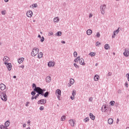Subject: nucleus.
Masks as SVG:
<instances>
[{"mask_svg": "<svg viewBox=\"0 0 129 129\" xmlns=\"http://www.w3.org/2000/svg\"><path fill=\"white\" fill-rule=\"evenodd\" d=\"M43 96L44 97H48L49 96V92H46L44 94L43 93Z\"/></svg>", "mask_w": 129, "mask_h": 129, "instance_id": "obj_26", "label": "nucleus"}, {"mask_svg": "<svg viewBox=\"0 0 129 129\" xmlns=\"http://www.w3.org/2000/svg\"><path fill=\"white\" fill-rule=\"evenodd\" d=\"M6 87V85H5V84H0V89H1V90H5Z\"/></svg>", "mask_w": 129, "mask_h": 129, "instance_id": "obj_14", "label": "nucleus"}, {"mask_svg": "<svg viewBox=\"0 0 129 129\" xmlns=\"http://www.w3.org/2000/svg\"><path fill=\"white\" fill-rule=\"evenodd\" d=\"M37 4H34L33 6V8H37Z\"/></svg>", "mask_w": 129, "mask_h": 129, "instance_id": "obj_55", "label": "nucleus"}, {"mask_svg": "<svg viewBox=\"0 0 129 129\" xmlns=\"http://www.w3.org/2000/svg\"><path fill=\"white\" fill-rule=\"evenodd\" d=\"M45 40V39L44 38L43 36L42 37V38L40 40V41L43 43V42H44V40Z\"/></svg>", "mask_w": 129, "mask_h": 129, "instance_id": "obj_44", "label": "nucleus"}, {"mask_svg": "<svg viewBox=\"0 0 129 129\" xmlns=\"http://www.w3.org/2000/svg\"><path fill=\"white\" fill-rule=\"evenodd\" d=\"M24 60H25V58L24 57L19 58L18 60V62L19 64H21L23 63Z\"/></svg>", "mask_w": 129, "mask_h": 129, "instance_id": "obj_13", "label": "nucleus"}, {"mask_svg": "<svg viewBox=\"0 0 129 129\" xmlns=\"http://www.w3.org/2000/svg\"><path fill=\"white\" fill-rule=\"evenodd\" d=\"M34 87H36V89H37L36 90V91H37V92H40V95H42V96H44V92L46 91V89H42L39 87H37L35 83L32 84V89H34Z\"/></svg>", "mask_w": 129, "mask_h": 129, "instance_id": "obj_1", "label": "nucleus"}, {"mask_svg": "<svg viewBox=\"0 0 129 129\" xmlns=\"http://www.w3.org/2000/svg\"><path fill=\"white\" fill-rule=\"evenodd\" d=\"M119 121V119L118 118L117 119L116 123H118V122Z\"/></svg>", "mask_w": 129, "mask_h": 129, "instance_id": "obj_59", "label": "nucleus"}, {"mask_svg": "<svg viewBox=\"0 0 129 129\" xmlns=\"http://www.w3.org/2000/svg\"><path fill=\"white\" fill-rule=\"evenodd\" d=\"M13 78H14V79L17 78V76H13Z\"/></svg>", "mask_w": 129, "mask_h": 129, "instance_id": "obj_63", "label": "nucleus"}, {"mask_svg": "<svg viewBox=\"0 0 129 129\" xmlns=\"http://www.w3.org/2000/svg\"><path fill=\"white\" fill-rule=\"evenodd\" d=\"M72 95H73V96H75V95H76V90H73Z\"/></svg>", "mask_w": 129, "mask_h": 129, "instance_id": "obj_33", "label": "nucleus"}, {"mask_svg": "<svg viewBox=\"0 0 129 129\" xmlns=\"http://www.w3.org/2000/svg\"><path fill=\"white\" fill-rule=\"evenodd\" d=\"M96 36H97V38H100V33L99 32H97Z\"/></svg>", "mask_w": 129, "mask_h": 129, "instance_id": "obj_40", "label": "nucleus"}, {"mask_svg": "<svg viewBox=\"0 0 129 129\" xmlns=\"http://www.w3.org/2000/svg\"><path fill=\"white\" fill-rule=\"evenodd\" d=\"M27 123L29 124H30V123H31V121L30 120H28V121H27Z\"/></svg>", "mask_w": 129, "mask_h": 129, "instance_id": "obj_58", "label": "nucleus"}, {"mask_svg": "<svg viewBox=\"0 0 129 129\" xmlns=\"http://www.w3.org/2000/svg\"><path fill=\"white\" fill-rule=\"evenodd\" d=\"M107 109H108V107H107V105H103L101 108V111L102 112H106Z\"/></svg>", "mask_w": 129, "mask_h": 129, "instance_id": "obj_7", "label": "nucleus"}, {"mask_svg": "<svg viewBox=\"0 0 129 129\" xmlns=\"http://www.w3.org/2000/svg\"><path fill=\"white\" fill-rule=\"evenodd\" d=\"M112 37L113 39V38H115V33L113 32Z\"/></svg>", "mask_w": 129, "mask_h": 129, "instance_id": "obj_46", "label": "nucleus"}, {"mask_svg": "<svg viewBox=\"0 0 129 129\" xmlns=\"http://www.w3.org/2000/svg\"><path fill=\"white\" fill-rule=\"evenodd\" d=\"M104 48L106 50H108V48H109V45L108 44H105Z\"/></svg>", "mask_w": 129, "mask_h": 129, "instance_id": "obj_35", "label": "nucleus"}, {"mask_svg": "<svg viewBox=\"0 0 129 129\" xmlns=\"http://www.w3.org/2000/svg\"><path fill=\"white\" fill-rule=\"evenodd\" d=\"M26 15L28 18H31L33 16V12L29 11L26 13Z\"/></svg>", "mask_w": 129, "mask_h": 129, "instance_id": "obj_11", "label": "nucleus"}, {"mask_svg": "<svg viewBox=\"0 0 129 129\" xmlns=\"http://www.w3.org/2000/svg\"><path fill=\"white\" fill-rule=\"evenodd\" d=\"M0 128L1 129H8V127H6V126L4 125H0Z\"/></svg>", "mask_w": 129, "mask_h": 129, "instance_id": "obj_28", "label": "nucleus"}, {"mask_svg": "<svg viewBox=\"0 0 129 129\" xmlns=\"http://www.w3.org/2000/svg\"><path fill=\"white\" fill-rule=\"evenodd\" d=\"M74 79H71L70 80V84H74Z\"/></svg>", "mask_w": 129, "mask_h": 129, "instance_id": "obj_30", "label": "nucleus"}, {"mask_svg": "<svg viewBox=\"0 0 129 129\" xmlns=\"http://www.w3.org/2000/svg\"><path fill=\"white\" fill-rule=\"evenodd\" d=\"M65 118H66V116H63L61 117V120L63 121V120H65Z\"/></svg>", "mask_w": 129, "mask_h": 129, "instance_id": "obj_39", "label": "nucleus"}, {"mask_svg": "<svg viewBox=\"0 0 129 129\" xmlns=\"http://www.w3.org/2000/svg\"><path fill=\"white\" fill-rule=\"evenodd\" d=\"M70 98L72 99V100H73L75 98V96H71Z\"/></svg>", "mask_w": 129, "mask_h": 129, "instance_id": "obj_50", "label": "nucleus"}, {"mask_svg": "<svg viewBox=\"0 0 129 129\" xmlns=\"http://www.w3.org/2000/svg\"><path fill=\"white\" fill-rule=\"evenodd\" d=\"M25 126H27V124L24 123L23 125V127H25Z\"/></svg>", "mask_w": 129, "mask_h": 129, "instance_id": "obj_54", "label": "nucleus"}, {"mask_svg": "<svg viewBox=\"0 0 129 129\" xmlns=\"http://www.w3.org/2000/svg\"><path fill=\"white\" fill-rule=\"evenodd\" d=\"M125 86L126 87V88H127V87H128V84H127V82H125Z\"/></svg>", "mask_w": 129, "mask_h": 129, "instance_id": "obj_52", "label": "nucleus"}, {"mask_svg": "<svg viewBox=\"0 0 129 129\" xmlns=\"http://www.w3.org/2000/svg\"><path fill=\"white\" fill-rule=\"evenodd\" d=\"M74 57H77V52L75 51L74 52Z\"/></svg>", "mask_w": 129, "mask_h": 129, "instance_id": "obj_43", "label": "nucleus"}, {"mask_svg": "<svg viewBox=\"0 0 129 129\" xmlns=\"http://www.w3.org/2000/svg\"><path fill=\"white\" fill-rule=\"evenodd\" d=\"M59 21H60V19H59V18H58V17H55L53 19V22L54 23H58V22H59Z\"/></svg>", "mask_w": 129, "mask_h": 129, "instance_id": "obj_21", "label": "nucleus"}, {"mask_svg": "<svg viewBox=\"0 0 129 129\" xmlns=\"http://www.w3.org/2000/svg\"><path fill=\"white\" fill-rule=\"evenodd\" d=\"M87 34L89 35H91V34H92V30L91 29H88L87 31Z\"/></svg>", "mask_w": 129, "mask_h": 129, "instance_id": "obj_23", "label": "nucleus"}, {"mask_svg": "<svg viewBox=\"0 0 129 129\" xmlns=\"http://www.w3.org/2000/svg\"><path fill=\"white\" fill-rule=\"evenodd\" d=\"M56 93L58 94V96H57L58 99L60 100V97L61 96V90L57 89L56 91Z\"/></svg>", "mask_w": 129, "mask_h": 129, "instance_id": "obj_10", "label": "nucleus"}, {"mask_svg": "<svg viewBox=\"0 0 129 129\" xmlns=\"http://www.w3.org/2000/svg\"><path fill=\"white\" fill-rule=\"evenodd\" d=\"M94 81H98L99 80V76L98 75H95L94 77Z\"/></svg>", "mask_w": 129, "mask_h": 129, "instance_id": "obj_15", "label": "nucleus"}, {"mask_svg": "<svg viewBox=\"0 0 129 129\" xmlns=\"http://www.w3.org/2000/svg\"><path fill=\"white\" fill-rule=\"evenodd\" d=\"M1 99L3 101H7V94L6 93H3L1 95Z\"/></svg>", "mask_w": 129, "mask_h": 129, "instance_id": "obj_4", "label": "nucleus"}, {"mask_svg": "<svg viewBox=\"0 0 129 129\" xmlns=\"http://www.w3.org/2000/svg\"><path fill=\"white\" fill-rule=\"evenodd\" d=\"M90 117L92 119V120H94L95 119V116L93 115V113H90Z\"/></svg>", "mask_w": 129, "mask_h": 129, "instance_id": "obj_19", "label": "nucleus"}, {"mask_svg": "<svg viewBox=\"0 0 129 129\" xmlns=\"http://www.w3.org/2000/svg\"><path fill=\"white\" fill-rule=\"evenodd\" d=\"M29 103H30V102H27L26 103V106H29Z\"/></svg>", "mask_w": 129, "mask_h": 129, "instance_id": "obj_49", "label": "nucleus"}, {"mask_svg": "<svg viewBox=\"0 0 129 129\" xmlns=\"http://www.w3.org/2000/svg\"><path fill=\"white\" fill-rule=\"evenodd\" d=\"M117 93H119V94L121 93V90L120 89L118 90L117 91Z\"/></svg>", "mask_w": 129, "mask_h": 129, "instance_id": "obj_53", "label": "nucleus"}, {"mask_svg": "<svg viewBox=\"0 0 129 129\" xmlns=\"http://www.w3.org/2000/svg\"><path fill=\"white\" fill-rule=\"evenodd\" d=\"M34 99H35V97L32 96V97H31V100H34Z\"/></svg>", "mask_w": 129, "mask_h": 129, "instance_id": "obj_56", "label": "nucleus"}, {"mask_svg": "<svg viewBox=\"0 0 129 129\" xmlns=\"http://www.w3.org/2000/svg\"><path fill=\"white\" fill-rule=\"evenodd\" d=\"M126 76L127 78V80H128V81H129V74H127L126 75Z\"/></svg>", "mask_w": 129, "mask_h": 129, "instance_id": "obj_47", "label": "nucleus"}, {"mask_svg": "<svg viewBox=\"0 0 129 129\" xmlns=\"http://www.w3.org/2000/svg\"><path fill=\"white\" fill-rule=\"evenodd\" d=\"M100 9V11L102 15H104V14H105V9H106V5H101Z\"/></svg>", "mask_w": 129, "mask_h": 129, "instance_id": "obj_3", "label": "nucleus"}, {"mask_svg": "<svg viewBox=\"0 0 129 129\" xmlns=\"http://www.w3.org/2000/svg\"><path fill=\"white\" fill-rule=\"evenodd\" d=\"M112 74L111 72H109L107 74V76H111Z\"/></svg>", "mask_w": 129, "mask_h": 129, "instance_id": "obj_45", "label": "nucleus"}, {"mask_svg": "<svg viewBox=\"0 0 129 129\" xmlns=\"http://www.w3.org/2000/svg\"><path fill=\"white\" fill-rule=\"evenodd\" d=\"M74 66L75 67V68L79 69V66L78 65H77V63H74Z\"/></svg>", "mask_w": 129, "mask_h": 129, "instance_id": "obj_37", "label": "nucleus"}, {"mask_svg": "<svg viewBox=\"0 0 129 129\" xmlns=\"http://www.w3.org/2000/svg\"><path fill=\"white\" fill-rule=\"evenodd\" d=\"M40 110H44V106H41L39 108Z\"/></svg>", "mask_w": 129, "mask_h": 129, "instance_id": "obj_41", "label": "nucleus"}, {"mask_svg": "<svg viewBox=\"0 0 129 129\" xmlns=\"http://www.w3.org/2000/svg\"><path fill=\"white\" fill-rule=\"evenodd\" d=\"M89 55H90V56H91V57H93V56H95V53H94L93 52H91L89 54Z\"/></svg>", "mask_w": 129, "mask_h": 129, "instance_id": "obj_29", "label": "nucleus"}, {"mask_svg": "<svg viewBox=\"0 0 129 129\" xmlns=\"http://www.w3.org/2000/svg\"><path fill=\"white\" fill-rule=\"evenodd\" d=\"M5 64L8 68L9 71H11L12 70V64L11 63H7V62H5Z\"/></svg>", "mask_w": 129, "mask_h": 129, "instance_id": "obj_9", "label": "nucleus"}, {"mask_svg": "<svg viewBox=\"0 0 129 129\" xmlns=\"http://www.w3.org/2000/svg\"><path fill=\"white\" fill-rule=\"evenodd\" d=\"M26 129H31V127L29 126Z\"/></svg>", "mask_w": 129, "mask_h": 129, "instance_id": "obj_64", "label": "nucleus"}, {"mask_svg": "<svg viewBox=\"0 0 129 129\" xmlns=\"http://www.w3.org/2000/svg\"><path fill=\"white\" fill-rule=\"evenodd\" d=\"M37 89L36 87H34V88H33V90H34V91H35V92H37V95L36 96H35L34 98L35 99H37V98H38V97H39V96H40V95H41V93L39 92V91H38V92L37 91Z\"/></svg>", "mask_w": 129, "mask_h": 129, "instance_id": "obj_6", "label": "nucleus"}, {"mask_svg": "<svg viewBox=\"0 0 129 129\" xmlns=\"http://www.w3.org/2000/svg\"><path fill=\"white\" fill-rule=\"evenodd\" d=\"M55 65V63H54V62H53V61H49L48 63V66L49 67H53V66H54Z\"/></svg>", "mask_w": 129, "mask_h": 129, "instance_id": "obj_16", "label": "nucleus"}, {"mask_svg": "<svg viewBox=\"0 0 129 129\" xmlns=\"http://www.w3.org/2000/svg\"><path fill=\"white\" fill-rule=\"evenodd\" d=\"M62 44H65L66 42L64 41H61Z\"/></svg>", "mask_w": 129, "mask_h": 129, "instance_id": "obj_60", "label": "nucleus"}, {"mask_svg": "<svg viewBox=\"0 0 129 129\" xmlns=\"http://www.w3.org/2000/svg\"><path fill=\"white\" fill-rule=\"evenodd\" d=\"M5 126H6L7 127L8 126H9V125H10V121H9V120L6 121L5 122Z\"/></svg>", "mask_w": 129, "mask_h": 129, "instance_id": "obj_24", "label": "nucleus"}, {"mask_svg": "<svg viewBox=\"0 0 129 129\" xmlns=\"http://www.w3.org/2000/svg\"><path fill=\"white\" fill-rule=\"evenodd\" d=\"M79 63L81 65H85V63H84V59L82 58H80Z\"/></svg>", "mask_w": 129, "mask_h": 129, "instance_id": "obj_12", "label": "nucleus"}, {"mask_svg": "<svg viewBox=\"0 0 129 129\" xmlns=\"http://www.w3.org/2000/svg\"><path fill=\"white\" fill-rule=\"evenodd\" d=\"M84 122H87L88 121H89V117H86L85 119H84Z\"/></svg>", "mask_w": 129, "mask_h": 129, "instance_id": "obj_32", "label": "nucleus"}, {"mask_svg": "<svg viewBox=\"0 0 129 129\" xmlns=\"http://www.w3.org/2000/svg\"><path fill=\"white\" fill-rule=\"evenodd\" d=\"M43 53H42V52H40V53H39L38 54V58L39 59H41V58H42V57H43Z\"/></svg>", "mask_w": 129, "mask_h": 129, "instance_id": "obj_22", "label": "nucleus"}, {"mask_svg": "<svg viewBox=\"0 0 129 129\" xmlns=\"http://www.w3.org/2000/svg\"><path fill=\"white\" fill-rule=\"evenodd\" d=\"M4 61H9L10 60V58L8 56H5L3 59Z\"/></svg>", "mask_w": 129, "mask_h": 129, "instance_id": "obj_27", "label": "nucleus"}, {"mask_svg": "<svg viewBox=\"0 0 129 129\" xmlns=\"http://www.w3.org/2000/svg\"><path fill=\"white\" fill-rule=\"evenodd\" d=\"M108 123L109 124H112V123H113V119L112 118H109L108 120Z\"/></svg>", "mask_w": 129, "mask_h": 129, "instance_id": "obj_18", "label": "nucleus"}, {"mask_svg": "<svg viewBox=\"0 0 129 129\" xmlns=\"http://www.w3.org/2000/svg\"><path fill=\"white\" fill-rule=\"evenodd\" d=\"M74 120L70 119L69 120V123L71 125V126H74Z\"/></svg>", "mask_w": 129, "mask_h": 129, "instance_id": "obj_17", "label": "nucleus"}, {"mask_svg": "<svg viewBox=\"0 0 129 129\" xmlns=\"http://www.w3.org/2000/svg\"><path fill=\"white\" fill-rule=\"evenodd\" d=\"M89 17L90 18H92V14H90L89 16Z\"/></svg>", "mask_w": 129, "mask_h": 129, "instance_id": "obj_57", "label": "nucleus"}, {"mask_svg": "<svg viewBox=\"0 0 129 129\" xmlns=\"http://www.w3.org/2000/svg\"><path fill=\"white\" fill-rule=\"evenodd\" d=\"M56 35L57 36H61V35H62V32H61V31H58V32L56 33Z\"/></svg>", "mask_w": 129, "mask_h": 129, "instance_id": "obj_31", "label": "nucleus"}, {"mask_svg": "<svg viewBox=\"0 0 129 129\" xmlns=\"http://www.w3.org/2000/svg\"><path fill=\"white\" fill-rule=\"evenodd\" d=\"M31 95H36V91H35L34 90H33V91L32 92H31Z\"/></svg>", "mask_w": 129, "mask_h": 129, "instance_id": "obj_36", "label": "nucleus"}, {"mask_svg": "<svg viewBox=\"0 0 129 129\" xmlns=\"http://www.w3.org/2000/svg\"><path fill=\"white\" fill-rule=\"evenodd\" d=\"M113 32L115 33V34H118V33L119 32V28H118L116 30L114 31Z\"/></svg>", "mask_w": 129, "mask_h": 129, "instance_id": "obj_38", "label": "nucleus"}, {"mask_svg": "<svg viewBox=\"0 0 129 129\" xmlns=\"http://www.w3.org/2000/svg\"><path fill=\"white\" fill-rule=\"evenodd\" d=\"M114 103H115V102H114V101H111L110 102V105L113 106V105H114Z\"/></svg>", "mask_w": 129, "mask_h": 129, "instance_id": "obj_34", "label": "nucleus"}, {"mask_svg": "<svg viewBox=\"0 0 129 129\" xmlns=\"http://www.w3.org/2000/svg\"><path fill=\"white\" fill-rule=\"evenodd\" d=\"M79 60H80V56H78L77 58H76L74 59V62H75V63H77L78 61H79Z\"/></svg>", "mask_w": 129, "mask_h": 129, "instance_id": "obj_25", "label": "nucleus"}, {"mask_svg": "<svg viewBox=\"0 0 129 129\" xmlns=\"http://www.w3.org/2000/svg\"><path fill=\"white\" fill-rule=\"evenodd\" d=\"M38 53H39V48H34L32 49V51L31 52L32 56L35 57Z\"/></svg>", "mask_w": 129, "mask_h": 129, "instance_id": "obj_2", "label": "nucleus"}, {"mask_svg": "<svg viewBox=\"0 0 129 129\" xmlns=\"http://www.w3.org/2000/svg\"><path fill=\"white\" fill-rule=\"evenodd\" d=\"M47 102V100L44 99H41L38 101L37 103L38 104H45Z\"/></svg>", "mask_w": 129, "mask_h": 129, "instance_id": "obj_8", "label": "nucleus"}, {"mask_svg": "<svg viewBox=\"0 0 129 129\" xmlns=\"http://www.w3.org/2000/svg\"><path fill=\"white\" fill-rule=\"evenodd\" d=\"M53 35V33L52 32H50L48 34V36H52Z\"/></svg>", "mask_w": 129, "mask_h": 129, "instance_id": "obj_51", "label": "nucleus"}, {"mask_svg": "<svg viewBox=\"0 0 129 129\" xmlns=\"http://www.w3.org/2000/svg\"><path fill=\"white\" fill-rule=\"evenodd\" d=\"M5 3H8L9 2V0H4Z\"/></svg>", "mask_w": 129, "mask_h": 129, "instance_id": "obj_61", "label": "nucleus"}, {"mask_svg": "<svg viewBox=\"0 0 129 129\" xmlns=\"http://www.w3.org/2000/svg\"><path fill=\"white\" fill-rule=\"evenodd\" d=\"M38 38H41V35H40V34H39V35H38Z\"/></svg>", "mask_w": 129, "mask_h": 129, "instance_id": "obj_62", "label": "nucleus"}, {"mask_svg": "<svg viewBox=\"0 0 129 129\" xmlns=\"http://www.w3.org/2000/svg\"><path fill=\"white\" fill-rule=\"evenodd\" d=\"M123 55L125 57H128L129 56V48H125L124 49V52H123Z\"/></svg>", "mask_w": 129, "mask_h": 129, "instance_id": "obj_5", "label": "nucleus"}, {"mask_svg": "<svg viewBox=\"0 0 129 129\" xmlns=\"http://www.w3.org/2000/svg\"><path fill=\"white\" fill-rule=\"evenodd\" d=\"M46 82H51V77L50 76H47L46 78Z\"/></svg>", "mask_w": 129, "mask_h": 129, "instance_id": "obj_20", "label": "nucleus"}, {"mask_svg": "<svg viewBox=\"0 0 129 129\" xmlns=\"http://www.w3.org/2000/svg\"><path fill=\"white\" fill-rule=\"evenodd\" d=\"M1 13H2V15H3L4 16L5 15H6V10L2 11Z\"/></svg>", "mask_w": 129, "mask_h": 129, "instance_id": "obj_42", "label": "nucleus"}, {"mask_svg": "<svg viewBox=\"0 0 129 129\" xmlns=\"http://www.w3.org/2000/svg\"><path fill=\"white\" fill-rule=\"evenodd\" d=\"M89 101H92V100H93V97H90L89 99Z\"/></svg>", "mask_w": 129, "mask_h": 129, "instance_id": "obj_48", "label": "nucleus"}]
</instances>
